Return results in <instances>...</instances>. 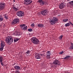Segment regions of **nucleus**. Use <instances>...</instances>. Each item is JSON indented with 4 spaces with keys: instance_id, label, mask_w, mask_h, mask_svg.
<instances>
[{
    "instance_id": "obj_26",
    "label": "nucleus",
    "mask_w": 73,
    "mask_h": 73,
    "mask_svg": "<svg viewBox=\"0 0 73 73\" xmlns=\"http://www.w3.org/2000/svg\"><path fill=\"white\" fill-rule=\"evenodd\" d=\"M68 21V19H66L63 20V22H64V23H66V22H67Z\"/></svg>"
},
{
    "instance_id": "obj_30",
    "label": "nucleus",
    "mask_w": 73,
    "mask_h": 73,
    "mask_svg": "<svg viewBox=\"0 0 73 73\" xmlns=\"http://www.w3.org/2000/svg\"><path fill=\"white\" fill-rule=\"evenodd\" d=\"M70 4L71 5H73V1H71L70 2Z\"/></svg>"
},
{
    "instance_id": "obj_39",
    "label": "nucleus",
    "mask_w": 73,
    "mask_h": 73,
    "mask_svg": "<svg viewBox=\"0 0 73 73\" xmlns=\"http://www.w3.org/2000/svg\"><path fill=\"white\" fill-rule=\"evenodd\" d=\"M13 2H15V0H14L13 1Z\"/></svg>"
},
{
    "instance_id": "obj_25",
    "label": "nucleus",
    "mask_w": 73,
    "mask_h": 73,
    "mask_svg": "<svg viewBox=\"0 0 73 73\" xmlns=\"http://www.w3.org/2000/svg\"><path fill=\"white\" fill-rule=\"evenodd\" d=\"M50 55L47 54L46 58H47L49 59L50 58Z\"/></svg>"
},
{
    "instance_id": "obj_18",
    "label": "nucleus",
    "mask_w": 73,
    "mask_h": 73,
    "mask_svg": "<svg viewBox=\"0 0 73 73\" xmlns=\"http://www.w3.org/2000/svg\"><path fill=\"white\" fill-rule=\"evenodd\" d=\"M16 36H20V35H21V33L20 32H16Z\"/></svg>"
},
{
    "instance_id": "obj_21",
    "label": "nucleus",
    "mask_w": 73,
    "mask_h": 73,
    "mask_svg": "<svg viewBox=\"0 0 73 73\" xmlns=\"http://www.w3.org/2000/svg\"><path fill=\"white\" fill-rule=\"evenodd\" d=\"M13 9L15 11H17L18 10V9L15 7V6L13 7Z\"/></svg>"
},
{
    "instance_id": "obj_8",
    "label": "nucleus",
    "mask_w": 73,
    "mask_h": 73,
    "mask_svg": "<svg viewBox=\"0 0 73 73\" xmlns=\"http://www.w3.org/2000/svg\"><path fill=\"white\" fill-rule=\"evenodd\" d=\"M65 6V3L64 2L61 3L59 5V8L60 9H62Z\"/></svg>"
},
{
    "instance_id": "obj_3",
    "label": "nucleus",
    "mask_w": 73,
    "mask_h": 73,
    "mask_svg": "<svg viewBox=\"0 0 73 73\" xmlns=\"http://www.w3.org/2000/svg\"><path fill=\"white\" fill-rule=\"evenodd\" d=\"M58 19L56 17H54L53 19H51L50 20V22L51 24L53 25L54 24H56V22H58Z\"/></svg>"
},
{
    "instance_id": "obj_11",
    "label": "nucleus",
    "mask_w": 73,
    "mask_h": 73,
    "mask_svg": "<svg viewBox=\"0 0 73 73\" xmlns=\"http://www.w3.org/2000/svg\"><path fill=\"white\" fill-rule=\"evenodd\" d=\"M5 45V43L4 41H2L1 42V48H0V51H3V49H4V45Z\"/></svg>"
},
{
    "instance_id": "obj_2",
    "label": "nucleus",
    "mask_w": 73,
    "mask_h": 73,
    "mask_svg": "<svg viewBox=\"0 0 73 73\" xmlns=\"http://www.w3.org/2000/svg\"><path fill=\"white\" fill-rule=\"evenodd\" d=\"M31 41L34 44H35V45H37L39 44V40L36 37H33L31 39Z\"/></svg>"
},
{
    "instance_id": "obj_22",
    "label": "nucleus",
    "mask_w": 73,
    "mask_h": 73,
    "mask_svg": "<svg viewBox=\"0 0 73 73\" xmlns=\"http://www.w3.org/2000/svg\"><path fill=\"white\" fill-rule=\"evenodd\" d=\"M19 39L18 38H16L15 39H14V42H17V41H19Z\"/></svg>"
},
{
    "instance_id": "obj_34",
    "label": "nucleus",
    "mask_w": 73,
    "mask_h": 73,
    "mask_svg": "<svg viewBox=\"0 0 73 73\" xmlns=\"http://www.w3.org/2000/svg\"><path fill=\"white\" fill-rule=\"evenodd\" d=\"M31 27H35V24L34 23H33L31 24Z\"/></svg>"
},
{
    "instance_id": "obj_5",
    "label": "nucleus",
    "mask_w": 73,
    "mask_h": 73,
    "mask_svg": "<svg viewBox=\"0 0 73 73\" xmlns=\"http://www.w3.org/2000/svg\"><path fill=\"white\" fill-rule=\"evenodd\" d=\"M5 4L3 3H0V11L3 10L4 8H5Z\"/></svg>"
},
{
    "instance_id": "obj_9",
    "label": "nucleus",
    "mask_w": 73,
    "mask_h": 73,
    "mask_svg": "<svg viewBox=\"0 0 73 73\" xmlns=\"http://www.w3.org/2000/svg\"><path fill=\"white\" fill-rule=\"evenodd\" d=\"M53 64L57 66H60L61 65V63H60V62L58 61V60H56L55 61L53 62Z\"/></svg>"
},
{
    "instance_id": "obj_13",
    "label": "nucleus",
    "mask_w": 73,
    "mask_h": 73,
    "mask_svg": "<svg viewBox=\"0 0 73 73\" xmlns=\"http://www.w3.org/2000/svg\"><path fill=\"white\" fill-rule=\"evenodd\" d=\"M38 1L41 5H42L46 3V2L42 0H39Z\"/></svg>"
},
{
    "instance_id": "obj_40",
    "label": "nucleus",
    "mask_w": 73,
    "mask_h": 73,
    "mask_svg": "<svg viewBox=\"0 0 73 73\" xmlns=\"http://www.w3.org/2000/svg\"><path fill=\"white\" fill-rule=\"evenodd\" d=\"M15 63L14 64V65H15Z\"/></svg>"
},
{
    "instance_id": "obj_10",
    "label": "nucleus",
    "mask_w": 73,
    "mask_h": 73,
    "mask_svg": "<svg viewBox=\"0 0 73 73\" xmlns=\"http://www.w3.org/2000/svg\"><path fill=\"white\" fill-rule=\"evenodd\" d=\"M21 26V28L22 29V30H24V31H26L27 29V26H26V27H25V24H23V25H20Z\"/></svg>"
},
{
    "instance_id": "obj_27",
    "label": "nucleus",
    "mask_w": 73,
    "mask_h": 73,
    "mask_svg": "<svg viewBox=\"0 0 73 73\" xmlns=\"http://www.w3.org/2000/svg\"><path fill=\"white\" fill-rule=\"evenodd\" d=\"M47 54L51 55V54L50 53V51H48L46 53Z\"/></svg>"
},
{
    "instance_id": "obj_38",
    "label": "nucleus",
    "mask_w": 73,
    "mask_h": 73,
    "mask_svg": "<svg viewBox=\"0 0 73 73\" xmlns=\"http://www.w3.org/2000/svg\"><path fill=\"white\" fill-rule=\"evenodd\" d=\"M54 67H55V68H56V66L55 65H54Z\"/></svg>"
},
{
    "instance_id": "obj_1",
    "label": "nucleus",
    "mask_w": 73,
    "mask_h": 73,
    "mask_svg": "<svg viewBox=\"0 0 73 73\" xmlns=\"http://www.w3.org/2000/svg\"><path fill=\"white\" fill-rule=\"evenodd\" d=\"M5 40H6V42L9 45H11L13 41V39L12 36H8L6 38Z\"/></svg>"
},
{
    "instance_id": "obj_17",
    "label": "nucleus",
    "mask_w": 73,
    "mask_h": 73,
    "mask_svg": "<svg viewBox=\"0 0 73 73\" xmlns=\"http://www.w3.org/2000/svg\"><path fill=\"white\" fill-rule=\"evenodd\" d=\"M15 69H16L17 70H19V69H20V67L19 66H16L15 67Z\"/></svg>"
},
{
    "instance_id": "obj_4",
    "label": "nucleus",
    "mask_w": 73,
    "mask_h": 73,
    "mask_svg": "<svg viewBox=\"0 0 73 73\" xmlns=\"http://www.w3.org/2000/svg\"><path fill=\"white\" fill-rule=\"evenodd\" d=\"M48 11L47 10V9L45 8H44L42 9V11L41 12V13L43 16H45L47 14H48Z\"/></svg>"
},
{
    "instance_id": "obj_6",
    "label": "nucleus",
    "mask_w": 73,
    "mask_h": 73,
    "mask_svg": "<svg viewBox=\"0 0 73 73\" xmlns=\"http://www.w3.org/2000/svg\"><path fill=\"white\" fill-rule=\"evenodd\" d=\"M33 2L32 0H25L24 1V4L25 5H30Z\"/></svg>"
},
{
    "instance_id": "obj_23",
    "label": "nucleus",
    "mask_w": 73,
    "mask_h": 73,
    "mask_svg": "<svg viewBox=\"0 0 73 73\" xmlns=\"http://www.w3.org/2000/svg\"><path fill=\"white\" fill-rule=\"evenodd\" d=\"M65 27H68L70 25V23H67L65 25Z\"/></svg>"
},
{
    "instance_id": "obj_14",
    "label": "nucleus",
    "mask_w": 73,
    "mask_h": 73,
    "mask_svg": "<svg viewBox=\"0 0 73 73\" xmlns=\"http://www.w3.org/2000/svg\"><path fill=\"white\" fill-rule=\"evenodd\" d=\"M3 58L2 56H0V62L2 66H4V64H3Z\"/></svg>"
},
{
    "instance_id": "obj_24",
    "label": "nucleus",
    "mask_w": 73,
    "mask_h": 73,
    "mask_svg": "<svg viewBox=\"0 0 73 73\" xmlns=\"http://www.w3.org/2000/svg\"><path fill=\"white\" fill-rule=\"evenodd\" d=\"M0 21H3V17L2 16H0Z\"/></svg>"
},
{
    "instance_id": "obj_20",
    "label": "nucleus",
    "mask_w": 73,
    "mask_h": 73,
    "mask_svg": "<svg viewBox=\"0 0 73 73\" xmlns=\"http://www.w3.org/2000/svg\"><path fill=\"white\" fill-rule=\"evenodd\" d=\"M70 57V56L68 55L66 56L65 58H64V59H67V58H69Z\"/></svg>"
},
{
    "instance_id": "obj_29",
    "label": "nucleus",
    "mask_w": 73,
    "mask_h": 73,
    "mask_svg": "<svg viewBox=\"0 0 73 73\" xmlns=\"http://www.w3.org/2000/svg\"><path fill=\"white\" fill-rule=\"evenodd\" d=\"M28 31L29 32H32L33 31V30L32 29H28Z\"/></svg>"
},
{
    "instance_id": "obj_12",
    "label": "nucleus",
    "mask_w": 73,
    "mask_h": 73,
    "mask_svg": "<svg viewBox=\"0 0 73 73\" xmlns=\"http://www.w3.org/2000/svg\"><path fill=\"white\" fill-rule=\"evenodd\" d=\"M19 21V19H14L12 23V25H15Z\"/></svg>"
},
{
    "instance_id": "obj_28",
    "label": "nucleus",
    "mask_w": 73,
    "mask_h": 73,
    "mask_svg": "<svg viewBox=\"0 0 73 73\" xmlns=\"http://www.w3.org/2000/svg\"><path fill=\"white\" fill-rule=\"evenodd\" d=\"M4 16L5 17V18L6 19H7H7H8V17H7V15L6 14H5L4 15Z\"/></svg>"
},
{
    "instance_id": "obj_36",
    "label": "nucleus",
    "mask_w": 73,
    "mask_h": 73,
    "mask_svg": "<svg viewBox=\"0 0 73 73\" xmlns=\"http://www.w3.org/2000/svg\"><path fill=\"white\" fill-rule=\"evenodd\" d=\"M69 23H70V24H71V25H72L73 24V23H72V22H71L70 21H69Z\"/></svg>"
},
{
    "instance_id": "obj_19",
    "label": "nucleus",
    "mask_w": 73,
    "mask_h": 73,
    "mask_svg": "<svg viewBox=\"0 0 73 73\" xmlns=\"http://www.w3.org/2000/svg\"><path fill=\"white\" fill-rule=\"evenodd\" d=\"M71 45L70 46V49H73V43L71 42Z\"/></svg>"
},
{
    "instance_id": "obj_16",
    "label": "nucleus",
    "mask_w": 73,
    "mask_h": 73,
    "mask_svg": "<svg viewBox=\"0 0 73 73\" xmlns=\"http://www.w3.org/2000/svg\"><path fill=\"white\" fill-rule=\"evenodd\" d=\"M38 27L39 28H43L44 27V25L42 24H39L38 25Z\"/></svg>"
},
{
    "instance_id": "obj_35",
    "label": "nucleus",
    "mask_w": 73,
    "mask_h": 73,
    "mask_svg": "<svg viewBox=\"0 0 73 73\" xmlns=\"http://www.w3.org/2000/svg\"><path fill=\"white\" fill-rule=\"evenodd\" d=\"M15 73H20V72L18 71H15Z\"/></svg>"
},
{
    "instance_id": "obj_32",
    "label": "nucleus",
    "mask_w": 73,
    "mask_h": 73,
    "mask_svg": "<svg viewBox=\"0 0 73 73\" xmlns=\"http://www.w3.org/2000/svg\"><path fill=\"white\" fill-rule=\"evenodd\" d=\"M60 54H63L64 53V51H62L59 52Z\"/></svg>"
},
{
    "instance_id": "obj_33",
    "label": "nucleus",
    "mask_w": 73,
    "mask_h": 73,
    "mask_svg": "<svg viewBox=\"0 0 73 73\" xmlns=\"http://www.w3.org/2000/svg\"><path fill=\"white\" fill-rule=\"evenodd\" d=\"M27 54H29L30 53V51H27L26 52Z\"/></svg>"
},
{
    "instance_id": "obj_7",
    "label": "nucleus",
    "mask_w": 73,
    "mask_h": 73,
    "mask_svg": "<svg viewBox=\"0 0 73 73\" xmlns=\"http://www.w3.org/2000/svg\"><path fill=\"white\" fill-rule=\"evenodd\" d=\"M17 15L19 17H22L24 16V14L23 12L21 11H19L17 13Z\"/></svg>"
},
{
    "instance_id": "obj_37",
    "label": "nucleus",
    "mask_w": 73,
    "mask_h": 73,
    "mask_svg": "<svg viewBox=\"0 0 73 73\" xmlns=\"http://www.w3.org/2000/svg\"><path fill=\"white\" fill-rule=\"evenodd\" d=\"M40 55L41 56H43L44 55L43 54H40Z\"/></svg>"
},
{
    "instance_id": "obj_15",
    "label": "nucleus",
    "mask_w": 73,
    "mask_h": 73,
    "mask_svg": "<svg viewBox=\"0 0 73 73\" xmlns=\"http://www.w3.org/2000/svg\"><path fill=\"white\" fill-rule=\"evenodd\" d=\"M35 57L36 59H40V56L38 53L36 54Z\"/></svg>"
},
{
    "instance_id": "obj_31",
    "label": "nucleus",
    "mask_w": 73,
    "mask_h": 73,
    "mask_svg": "<svg viewBox=\"0 0 73 73\" xmlns=\"http://www.w3.org/2000/svg\"><path fill=\"white\" fill-rule=\"evenodd\" d=\"M63 36H61L59 37V40H61L62 39V38Z\"/></svg>"
}]
</instances>
